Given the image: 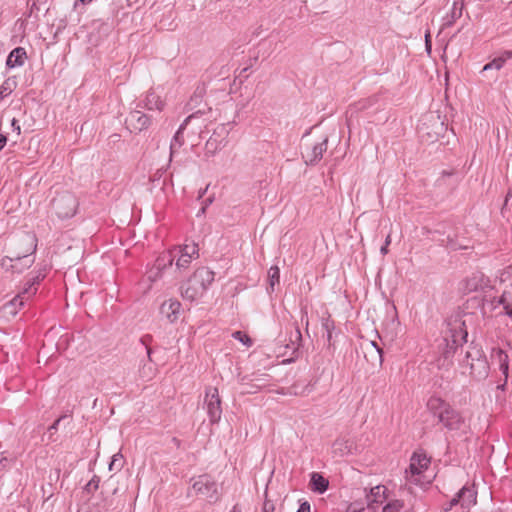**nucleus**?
<instances>
[{
	"label": "nucleus",
	"instance_id": "20",
	"mask_svg": "<svg viewBox=\"0 0 512 512\" xmlns=\"http://www.w3.org/2000/svg\"><path fill=\"white\" fill-rule=\"evenodd\" d=\"M512 58V52L511 51H505L502 53L499 57L494 58L489 63L485 64L482 71H489L492 69L500 70L503 68L505 63Z\"/></svg>",
	"mask_w": 512,
	"mask_h": 512
},
{
	"label": "nucleus",
	"instance_id": "34",
	"mask_svg": "<svg viewBox=\"0 0 512 512\" xmlns=\"http://www.w3.org/2000/svg\"><path fill=\"white\" fill-rule=\"evenodd\" d=\"M425 48H426V51L428 53V55L431 54V49H432V45H431V38H430V32H426L425 34Z\"/></svg>",
	"mask_w": 512,
	"mask_h": 512
},
{
	"label": "nucleus",
	"instance_id": "39",
	"mask_svg": "<svg viewBox=\"0 0 512 512\" xmlns=\"http://www.w3.org/2000/svg\"><path fill=\"white\" fill-rule=\"evenodd\" d=\"M310 510H311L310 504L305 501L300 504V507L297 512H310Z\"/></svg>",
	"mask_w": 512,
	"mask_h": 512
},
{
	"label": "nucleus",
	"instance_id": "41",
	"mask_svg": "<svg viewBox=\"0 0 512 512\" xmlns=\"http://www.w3.org/2000/svg\"><path fill=\"white\" fill-rule=\"evenodd\" d=\"M12 126L16 130L17 134H20L21 128L20 125L17 123L16 119L12 120Z\"/></svg>",
	"mask_w": 512,
	"mask_h": 512
},
{
	"label": "nucleus",
	"instance_id": "19",
	"mask_svg": "<svg viewBox=\"0 0 512 512\" xmlns=\"http://www.w3.org/2000/svg\"><path fill=\"white\" fill-rule=\"evenodd\" d=\"M26 59V51L24 48H16L14 49L7 58V66L10 68H14L16 66H21L24 64Z\"/></svg>",
	"mask_w": 512,
	"mask_h": 512
},
{
	"label": "nucleus",
	"instance_id": "37",
	"mask_svg": "<svg viewBox=\"0 0 512 512\" xmlns=\"http://www.w3.org/2000/svg\"><path fill=\"white\" fill-rule=\"evenodd\" d=\"M192 118H194V115H191V116H189L188 118H186L185 122L180 126V128L178 129V131H177V133H176V135H175V137H174L175 141H178V140H179V136H180V134H181L182 130L184 129L185 125H186V124H187V123H188Z\"/></svg>",
	"mask_w": 512,
	"mask_h": 512
},
{
	"label": "nucleus",
	"instance_id": "11",
	"mask_svg": "<svg viewBox=\"0 0 512 512\" xmlns=\"http://www.w3.org/2000/svg\"><path fill=\"white\" fill-rule=\"evenodd\" d=\"M36 293L34 282L25 288L19 295L12 299L9 303L3 307L4 313L7 315L14 316L17 314L18 309L23 305L24 300Z\"/></svg>",
	"mask_w": 512,
	"mask_h": 512
},
{
	"label": "nucleus",
	"instance_id": "16",
	"mask_svg": "<svg viewBox=\"0 0 512 512\" xmlns=\"http://www.w3.org/2000/svg\"><path fill=\"white\" fill-rule=\"evenodd\" d=\"M205 291L202 289L201 286L198 284H195V282L192 280V278H189V280L184 284L182 287V297L185 300L188 301H195L201 298L204 295Z\"/></svg>",
	"mask_w": 512,
	"mask_h": 512
},
{
	"label": "nucleus",
	"instance_id": "8",
	"mask_svg": "<svg viewBox=\"0 0 512 512\" xmlns=\"http://www.w3.org/2000/svg\"><path fill=\"white\" fill-rule=\"evenodd\" d=\"M181 312V303L177 299H167L162 302L159 313L168 323H175Z\"/></svg>",
	"mask_w": 512,
	"mask_h": 512
},
{
	"label": "nucleus",
	"instance_id": "14",
	"mask_svg": "<svg viewBox=\"0 0 512 512\" xmlns=\"http://www.w3.org/2000/svg\"><path fill=\"white\" fill-rule=\"evenodd\" d=\"M190 278L206 292L214 281V272L206 267H202L197 269Z\"/></svg>",
	"mask_w": 512,
	"mask_h": 512
},
{
	"label": "nucleus",
	"instance_id": "30",
	"mask_svg": "<svg viewBox=\"0 0 512 512\" xmlns=\"http://www.w3.org/2000/svg\"><path fill=\"white\" fill-rule=\"evenodd\" d=\"M369 347L371 349V357L375 362L381 365L383 361L381 348H379L375 342H370Z\"/></svg>",
	"mask_w": 512,
	"mask_h": 512
},
{
	"label": "nucleus",
	"instance_id": "21",
	"mask_svg": "<svg viewBox=\"0 0 512 512\" xmlns=\"http://www.w3.org/2000/svg\"><path fill=\"white\" fill-rule=\"evenodd\" d=\"M310 483L312 490L320 494L324 493L329 485L328 480L317 472L312 473Z\"/></svg>",
	"mask_w": 512,
	"mask_h": 512
},
{
	"label": "nucleus",
	"instance_id": "3",
	"mask_svg": "<svg viewBox=\"0 0 512 512\" xmlns=\"http://www.w3.org/2000/svg\"><path fill=\"white\" fill-rule=\"evenodd\" d=\"M165 254L172 256V262L176 260L177 269H186L191 261L198 257V245L194 242L185 243L173 248Z\"/></svg>",
	"mask_w": 512,
	"mask_h": 512
},
{
	"label": "nucleus",
	"instance_id": "36",
	"mask_svg": "<svg viewBox=\"0 0 512 512\" xmlns=\"http://www.w3.org/2000/svg\"><path fill=\"white\" fill-rule=\"evenodd\" d=\"M323 326L327 330L328 340H330L331 339V330L334 328V325L332 322L329 321V319H327L323 322Z\"/></svg>",
	"mask_w": 512,
	"mask_h": 512
},
{
	"label": "nucleus",
	"instance_id": "12",
	"mask_svg": "<svg viewBox=\"0 0 512 512\" xmlns=\"http://www.w3.org/2000/svg\"><path fill=\"white\" fill-rule=\"evenodd\" d=\"M327 137L320 142L310 145L303 151V158L307 164H314L322 158L323 153L327 149Z\"/></svg>",
	"mask_w": 512,
	"mask_h": 512
},
{
	"label": "nucleus",
	"instance_id": "43",
	"mask_svg": "<svg viewBox=\"0 0 512 512\" xmlns=\"http://www.w3.org/2000/svg\"><path fill=\"white\" fill-rule=\"evenodd\" d=\"M229 512H242V510L238 505H235Z\"/></svg>",
	"mask_w": 512,
	"mask_h": 512
},
{
	"label": "nucleus",
	"instance_id": "17",
	"mask_svg": "<svg viewBox=\"0 0 512 512\" xmlns=\"http://www.w3.org/2000/svg\"><path fill=\"white\" fill-rule=\"evenodd\" d=\"M144 106L148 110L162 111L165 106V101L155 90H149L144 99Z\"/></svg>",
	"mask_w": 512,
	"mask_h": 512
},
{
	"label": "nucleus",
	"instance_id": "13",
	"mask_svg": "<svg viewBox=\"0 0 512 512\" xmlns=\"http://www.w3.org/2000/svg\"><path fill=\"white\" fill-rule=\"evenodd\" d=\"M172 266V256L163 253L160 255L154 266L147 272V278L151 283L156 282L162 277L163 271Z\"/></svg>",
	"mask_w": 512,
	"mask_h": 512
},
{
	"label": "nucleus",
	"instance_id": "9",
	"mask_svg": "<svg viewBox=\"0 0 512 512\" xmlns=\"http://www.w3.org/2000/svg\"><path fill=\"white\" fill-rule=\"evenodd\" d=\"M34 262L32 255L16 256L15 258L6 256L1 260V266L6 270L11 269L15 272H22L29 268Z\"/></svg>",
	"mask_w": 512,
	"mask_h": 512
},
{
	"label": "nucleus",
	"instance_id": "27",
	"mask_svg": "<svg viewBox=\"0 0 512 512\" xmlns=\"http://www.w3.org/2000/svg\"><path fill=\"white\" fill-rule=\"evenodd\" d=\"M16 87V82L13 79L5 80L0 86V101L10 95Z\"/></svg>",
	"mask_w": 512,
	"mask_h": 512
},
{
	"label": "nucleus",
	"instance_id": "24",
	"mask_svg": "<svg viewBox=\"0 0 512 512\" xmlns=\"http://www.w3.org/2000/svg\"><path fill=\"white\" fill-rule=\"evenodd\" d=\"M280 282V269L278 266H272L268 270V292L272 293L275 286Z\"/></svg>",
	"mask_w": 512,
	"mask_h": 512
},
{
	"label": "nucleus",
	"instance_id": "2",
	"mask_svg": "<svg viewBox=\"0 0 512 512\" xmlns=\"http://www.w3.org/2000/svg\"><path fill=\"white\" fill-rule=\"evenodd\" d=\"M428 406L447 429L457 431L465 426V420L460 413L452 409L440 398L430 399Z\"/></svg>",
	"mask_w": 512,
	"mask_h": 512
},
{
	"label": "nucleus",
	"instance_id": "26",
	"mask_svg": "<svg viewBox=\"0 0 512 512\" xmlns=\"http://www.w3.org/2000/svg\"><path fill=\"white\" fill-rule=\"evenodd\" d=\"M439 120H440L439 116L435 115L434 113H428L420 121L419 129L420 130L428 129L429 123L436 124V125H439L442 127L443 123L440 122Z\"/></svg>",
	"mask_w": 512,
	"mask_h": 512
},
{
	"label": "nucleus",
	"instance_id": "1",
	"mask_svg": "<svg viewBox=\"0 0 512 512\" xmlns=\"http://www.w3.org/2000/svg\"><path fill=\"white\" fill-rule=\"evenodd\" d=\"M430 465V458L424 452H414L409 467L405 470V480L416 486L429 485L434 479Z\"/></svg>",
	"mask_w": 512,
	"mask_h": 512
},
{
	"label": "nucleus",
	"instance_id": "15",
	"mask_svg": "<svg viewBox=\"0 0 512 512\" xmlns=\"http://www.w3.org/2000/svg\"><path fill=\"white\" fill-rule=\"evenodd\" d=\"M190 278L206 292L214 281V272L206 267H202L197 269Z\"/></svg>",
	"mask_w": 512,
	"mask_h": 512
},
{
	"label": "nucleus",
	"instance_id": "38",
	"mask_svg": "<svg viewBox=\"0 0 512 512\" xmlns=\"http://www.w3.org/2000/svg\"><path fill=\"white\" fill-rule=\"evenodd\" d=\"M98 485H99V480L96 479V478H93L90 480V482L87 484V489L88 490H96L98 489Z\"/></svg>",
	"mask_w": 512,
	"mask_h": 512
},
{
	"label": "nucleus",
	"instance_id": "7",
	"mask_svg": "<svg viewBox=\"0 0 512 512\" xmlns=\"http://www.w3.org/2000/svg\"><path fill=\"white\" fill-rule=\"evenodd\" d=\"M206 411L211 423H218L221 419L222 408L219 391L216 387H209L205 395Z\"/></svg>",
	"mask_w": 512,
	"mask_h": 512
},
{
	"label": "nucleus",
	"instance_id": "4",
	"mask_svg": "<svg viewBox=\"0 0 512 512\" xmlns=\"http://www.w3.org/2000/svg\"><path fill=\"white\" fill-rule=\"evenodd\" d=\"M77 206L78 203L75 196L69 192L60 193L52 200V208L61 219L74 216Z\"/></svg>",
	"mask_w": 512,
	"mask_h": 512
},
{
	"label": "nucleus",
	"instance_id": "31",
	"mask_svg": "<svg viewBox=\"0 0 512 512\" xmlns=\"http://www.w3.org/2000/svg\"><path fill=\"white\" fill-rule=\"evenodd\" d=\"M347 512H374L370 505L364 506L358 502H353L349 505Z\"/></svg>",
	"mask_w": 512,
	"mask_h": 512
},
{
	"label": "nucleus",
	"instance_id": "40",
	"mask_svg": "<svg viewBox=\"0 0 512 512\" xmlns=\"http://www.w3.org/2000/svg\"><path fill=\"white\" fill-rule=\"evenodd\" d=\"M462 6H463L462 3H459L457 1H455L453 3V16H455V10L456 9H459V12H458L457 16L459 17L461 15V13H462Z\"/></svg>",
	"mask_w": 512,
	"mask_h": 512
},
{
	"label": "nucleus",
	"instance_id": "35",
	"mask_svg": "<svg viewBox=\"0 0 512 512\" xmlns=\"http://www.w3.org/2000/svg\"><path fill=\"white\" fill-rule=\"evenodd\" d=\"M390 243H391V235L388 234L386 239H385L384 246H382L381 249H380V252H381L382 255H386L388 253V246H389Z\"/></svg>",
	"mask_w": 512,
	"mask_h": 512
},
{
	"label": "nucleus",
	"instance_id": "18",
	"mask_svg": "<svg viewBox=\"0 0 512 512\" xmlns=\"http://www.w3.org/2000/svg\"><path fill=\"white\" fill-rule=\"evenodd\" d=\"M129 124L134 130L142 131L149 126L150 119L142 112L134 111L130 114Z\"/></svg>",
	"mask_w": 512,
	"mask_h": 512
},
{
	"label": "nucleus",
	"instance_id": "5",
	"mask_svg": "<svg viewBox=\"0 0 512 512\" xmlns=\"http://www.w3.org/2000/svg\"><path fill=\"white\" fill-rule=\"evenodd\" d=\"M192 491L211 502L216 501L219 496L218 484L208 475H201L195 478L192 484Z\"/></svg>",
	"mask_w": 512,
	"mask_h": 512
},
{
	"label": "nucleus",
	"instance_id": "44",
	"mask_svg": "<svg viewBox=\"0 0 512 512\" xmlns=\"http://www.w3.org/2000/svg\"><path fill=\"white\" fill-rule=\"evenodd\" d=\"M212 144L211 140L207 142V147H209Z\"/></svg>",
	"mask_w": 512,
	"mask_h": 512
},
{
	"label": "nucleus",
	"instance_id": "10",
	"mask_svg": "<svg viewBox=\"0 0 512 512\" xmlns=\"http://www.w3.org/2000/svg\"><path fill=\"white\" fill-rule=\"evenodd\" d=\"M36 293L34 282L25 288L19 295L12 299L9 303L3 307L4 313L7 315L14 316L17 314L18 309L23 305L24 300Z\"/></svg>",
	"mask_w": 512,
	"mask_h": 512
},
{
	"label": "nucleus",
	"instance_id": "32",
	"mask_svg": "<svg viewBox=\"0 0 512 512\" xmlns=\"http://www.w3.org/2000/svg\"><path fill=\"white\" fill-rule=\"evenodd\" d=\"M122 454L116 453L112 456L111 462L109 464V470L112 471L113 469L120 470L122 467Z\"/></svg>",
	"mask_w": 512,
	"mask_h": 512
},
{
	"label": "nucleus",
	"instance_id": "29",
	"mask_svg": "<svg viewBox=\"0 0 512 512\" xmlns=\"http://www.w3.org/2000/svg\"><path fill=\"white\" fill-rule=\"evenodd\" d=\"M232 337L234 339L238 340L239 342H241L247 348L251 347L253 344L252 339L246 333H244L242 331H235L232 334Z\"/></svg>",
	"mask_w": 512,
	"mask_h": 512
},
{
	"label": "nucleus",
	"instance_id": "28",
	"mask_svg": "<svg viewBox=\"0 0 512 512\" xmlns=\"http://www.w3.org/2000/svg\"><path fill=\"white\" fill-rule=\"evenodd\" d=\"M386 487L382 485L375 486L371 489L370 494L367 496L369 502H381L380 497L385 496Z\"/></svg>",
	"mask_w": 512,
	"mask_h": 512
},
{
	"label": "nucleus",
	"instance_id": "42",
	"mask_svg": "<svg viewBox=\"0 0 512 512\" xmlns=\"http://www.w3.org/2000/svg\"><path fill=\"white\" fill-rule=\"evenodd\" d=\"M7 139L5 136H0V151L5 147Z\"/></svg>",
	"mask_w": 512,
	"mask_h": 512
},
{
	"label": "nucleus",
	"instance_id": "25",
	"mask_svg": "<svg viewBox=\"0 0 512 512\" xmlns=\"http://www.w3.org/2000/svg\"><path fill=\"white\" fill-rule=\"evenodd\" d=\"M471 373L479 378L487 375L488 365L485 359L479 358L477 362L471 364Z\"/></svg>",
	"mask_w": 512,
	"mask_h": 512
},
{
	"label": "nucleus",
	"instance_id": "23",
	"mask_svg": "<svg viewBox=\"0 0 512 512\" xmlns=\"http://www.w3.org/2000/svg\"><path fill=\"white\" fill-rule=\"evenodd\" d=\"M494 357L496 358L499 368L502 371L503 375L505 376V379L508 378V371H509V359L508 355L501 349L494 350Z\"/></svg>",
	"mask_w": 512,
	"mask_h": 512
},
{
	"label": "nucleus",
	"instance_id": "6",
	"mask_svg": "<svg viewBox=\"0 0 512 512\" xmlns=\"http://www.w3.org/2000/svg\"><path fill=\"white\" fill-rule=\"evenodd\" d=\"M362 450V446L356 436H343L337 438L332 445V452L335 456L345 457L354 455Z\"/></svg>",
	"mask_w": 512,
	"mask_h": 512
},
{
	"label": "nucleus",
	"instance_id": "33",
	"mask_svg": "<svg viewBox=\"0 0 512 512\" xmlns=\"http://www.w3.org/2000/svg\"><path fill=\"white\" fill-rule=\"evenodd\" d=\"M402 503L398 500L392 501L383 507V512H400Z\"/></svg>",
	"mask_w": 512,
	"mask_h": 512
},
{
	"label": "nucleus",
	"instance_id": "22",
	"mask_svg": "<svg viewBox=\"0 0 512 512\" xmlns=\"http://www.w3.org/2000/svg\"><path fill=\"white\" fill-rule=\"evenodd\" d=\"M460 499L463 500V503L467 502V505L475 503V492L468 488H462L456 497H454L450 502V507L456 505Z\"/></svg>",
	"mask_w": 512,
	"mask_h": 512
}]
</instances>
